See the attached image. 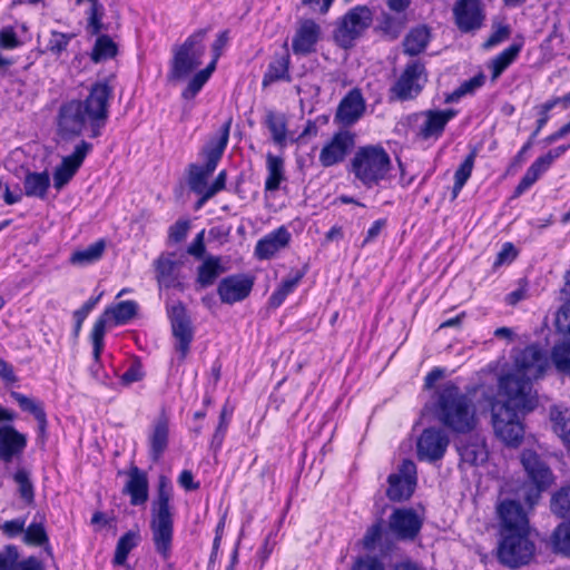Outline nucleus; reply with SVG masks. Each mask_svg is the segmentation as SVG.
<instances>
[{
  "instance_id": "603ef678",
  "label": "nucleus",
  "mask_w": 570,
  "mask_h": 570,
  "mask_svg": "<svg viewBox=\"0 0 570 570\" xmlns=\"http://www.w3.org/2000/svg\"><path fill=\"white\" fill-rule=\"evenodd\" d=\"M552 537L556 551L570 557V522L558 525Z\"/></svg>"
},
{
  "instance_id": "de8ad7c7",
  "label": "nucleus",
  "mask_w": 570,
  "mask_h": 570,
  "mask_svg": "<svg viewBox=\"0 0 570 570\" xmlns=\"http://www.w3.org/2000/svg\"><path fill=\"white\" fill-rule=\"evenodd\" d=\"M79 167L70 163L65 157L61 164L53 171V186L56 189H62L76 175Z\"/></svg>"
},
{
  "instance_id": "f8f14e48",
  "label": "nucleus",
  "mask_w": 570,
  "mask_h": 570,
  "mask_svg": "<svg viewBox=\"0 0 570 570\" xmlns=\"http://www.w3.org/2000/svg\"><path fill=\"white\" fill-rule=\"evenodd\" d=\"M373 19L367 6H356L350 9L340 20L334 31L335 40L348 48L370 27Z\"/></svg>"
},
{
  "instance_id": "412c9836",
  "label": "nucleus",
  "mask_w": 570,
  "mask_h": 570,
  "mask_svg": "<svg viewBox=\"0 0 570 570\" xmlns=\"http://www.w3.org/2000/svg\"><path fill=\"white\" fill-rule=\"evenodd\" d=\"M28 444L27 435L19 432L13 425L0 426V460L9 463L19 458Z\"/></svg>"
},
{
  "instance_id": "864d4df0",
  "label": "nucleus",
  "mask_w": 570,
  "mask_h": 570,
  "mask_svg": "<svg viewBox=\"0 0 570 570\" xmlns=\"http://www.w3.org/2000/svg\"><path fill=\"white\" fill-rule=\"evenodd\" d=\"M73 37V33H63L52 30L47 43V50L55 56H60L67 49Z\"/></svg>"
},
{
  "instance_id": "2eb2a0df",
  "label": "nucleus",
  "mask_w": 570,
  "mask_h": 570,
  "mask_svg": "<svg viewBox=\"0 0 570 570\" xmlns=\"http://www.w3.org/2000/svg\"><path fill=\"white\" fill-rule=\"evenodd\" d=\"M422 525L423 519L412 508H396L389 518V530L400 541H413Z\"/></svg>"
},
{
  "instance_id": "5fc2aeb1",
  "label": "nucleus",
  "mask_w": 570,
  "mask_h": 570,
  "mask_svg": "<svg viewBox=\"0 0 570 570\" xmlns=\"http://www.w3.org/2000/svg\"><path fill=\"white\" fill-rule=\"evenodd\" d=\"M10 396L19 404L22 411L32 414L35 419L45 413V409L41 402H38L16 391H11Z\"/></svg>"
},
{
  "instance_id": "79ce46f5",
  "label": "nucleus",
  "mask_w": 570,
  "mask_h": 570,
  "mask_svg": "<svg viewBox=\"0 0 570 570\" xmlns=\"http://www.w3.org/2000/svg\"><path fill=\"white\" fill-rule=\"evenodd\" d=\"M23 534H24L23 540L27 544L36 546V547H43L45 551L49 556H52V550L49 544V538H48V534H47V531L45 529L42 521H40V522L33 521L32 523H30L27 527V529H24Z\"/></svg>"
},
{
  "instance_id": "e2e57ef3",
  "label": "nucleus",
  "mask_w": 570,
  "mask_h": 570,
  "mask_svg": "<svg viewBox=\"0 0 570 570\" xmlns=\"http://www.w3.org/2000/svg\"><path fill=\"white\" fill-rule=\"evenodd\" d=\"M206 252L205 247V230H200L193 242L187 247V253L191 256H194L197 259H200L204 257V254Z\"/></svg>"
},
{
  "instance_id": "052dcab7",
  "label": "nucleus",
  "mask_w": 570,
  "mask_h": 570,
  "mask_svg": "<svg viewBox=\"0 0 570 570\" xmlns=\"http://www.w3.org/2000/svg\"><path fill=\"white\" fill-rule=\"evenodd\" d=\"M92 145L85 140H81L76 147L71 155L66 156L70 163L80 168L87 155L91 151Z\"/></svg>"
},
{
  "instance_id": "c756f323",
  "label": "nucleus",
  "mask_w": 570,
  "mask_h": 570,
  "mask_svg": "<svg viewBox=\"0 0 570 570\" xmlns=\"http://www.w3.org/2000/svg\"><path fill=\"white\" fill-rule=\"evenodd\" d=\"M430 37V29L426 26L411 29L403 40L404 53L417 56L426 48Z\"/></svg>"
},
{
  "instance_id": "a18cd8bd",
  "label": "nucleus",
  "mask_w": 570,
  "mask_h": 570,
  "mask_svg": "<svg viewBox=\"0 0 570 570\" xmlns=\"http://www.w3.org/2000/svg\"><path fill=\"white\" fill-rule=\"evenodd\" d=\"M216 66L214 63H208L207 67L200 71H198L188 82L187 87L183 91V97L185 99L194 98L203 88V86L207 82L212 73L215 71Z\"/></svg>"
},
{
  "instance_id": "0eeeda50",
  "label": "nucleus",
  "mask_w": 570,
  "mask_h": 570,
  "mask_svg": "<svg viewBox=\"0 0 570 570\" xmlns=\"http://www.w3.org/2000/svg\"><path fill=\"white\" fill-rule=\"evenodd\" d=\"M520 462L527 474L522 498L530 508H533L542 493L551 487L554 476L548 463L533 450L524 449L520 454Z\"/></svg>"
},
{
  "instance_id": "20e7f679",
  "label": "nucleus",
  "mask_w": 570,
  "mask_h": 570,
  "mask_svg": "<svg viewBox=\"0 0 570 570\" xmlns=\"http://www.w3.org/2000/svg\"><path fill=\"white\" fill-rule=\"evenodd\" d=\"M435 416L444 428L458 434L470 433L478 421L472 400L451 382L438 392Z\"/></svg>"
},
{
  "instance_id": "6ab92c4d",
  "label": "nucleus",
  "mask_w": 570,
  "mask_h": 570,
  "mask_svg": "<svg viewBox=\"0 0 570 570\" xmlns=\"http://www.w3.org/2000/svg\"><path fill=\"white\" fill-rule=\"evenodd\" d=\"M254 282L244 274L224 277L218 286L217 294L224 304H234L245 299L252 292Z\"/></svg>"
},
{
  "instance_id": "7ed1b4c3",
  "label": "nucleus",
  "mask_w": 570,
  "mask_h": 570,
  "mask_svg": "<svg viewBox=\"0 0 570 570\" xmlns=\"http://www.w3.org/2000/svg\"><path fill=\"white\" fill-rule=\"evenodd\" d=\"M500 519L499 561L509 568L528 564L534 554V543L530 539L528 517L520 502L504 500L498 507Z\"/></svg>"
},
{
  "instance_id": "9d476101",
  "label": "nucleus",
  "mask_w": 570,
  "mask_h": 570,
  "mask_svg": "<svg viewBox=\"0 0 570 570\" xmlns=\"http://www.w3.org/2000/svg\"><path fill=\"white\" fill-rule=\"evenodd\" d=\"M428 82L425 66L420 60L406 63L400 77L389 89V101H410L417 98Z\"/></svg>"
},
{
  "instance_id": "338daca9",
  "label": "nucleus",
  "mask_w": 570,
  "mask_h": 570,
  "mask_svg": "<svg viewBox=\"0 0 570 570\" xmlns=\"http://www.w3.org/2000/svg\"><path fill=\"white\" fill-rule=\"evenodd\" d=\"M0 46L3 49H13L19 46V40L13 28L7 27L0 31Z\"/></svg>"
},
{
  "instance_id": "6e6d98bb",
  "label": "nucleus",
  "mask_w": 570,
  "mask_h": 570,
  "mask_svg": "<svg viewBox=\"0 0 570 570\" xmlns=\"http://www.w3.org/2000/svg\"><path fill=\"white\" fill-rule=\"evenodd\" d=\"M383 519L380 518L374 524H372L365 532L362 543L364 549L374 550L376 544L382 538L383 532Z\"/></svg>"
},
{
  "instance_id": "aec40b11",
  "label": "nucleus",
  "mask_w": 570,
  "mask_h": 570,
  "mask_svg": "<svg viewBox=\"0 0 570 570\" xmlns=\"http://www.w3.org/2000/svg\"><path fill=\"white\" fill-rule=\"evenodd\" d=\"M365 100L358 88L350 90L338 104L335 121L344 125H354L365 112Z\"/></svg>"
},
{
  "instance_id": "cd10ccee",
  "label": "nucleus",
  "mask_w": 570,
  "mask_h": 570,
  "mask_svg": "<svg viewBox=\"0 0 570 570\" xmlns=\"http://www.w3.org/2000/svg\"><path fill=\"white\" fill-rule=\"evenodd\" d=\"M156 278L160 287H178V264L168 257L160 256L156 263Z\"/></svg>"
},
{
  "instance_id": "393cba45",
  "label": "nucleus",
  "mask_w": 570,
  "mask_h": 570,
  "mask_svg": "<svg viewBox=\"0 0 570 570\" xmlns=\"http://www.w3.org/2000/svg\"><path fill=\"white\" fill-rule=\"evenodd\" d=\"M289 62L288 53L275 55L263 76V88L277 81H291Z\"/></svg>"
},
{
  "instance_id": "49530a36",
  "label": "nucleus",
  "mask_w": 570,
  "mask_h": 570,
  "mask_svg": "<svg viewBox=\"0 0 570 570\" xmlns=\"http://www.w3.org/2000/svg\"><path fill=\"white\" fill-rule=\"evenodd\" d=\"M485 77L483 73H478L476 76L465 80L458 87L452 94L448 95L445 98L446 104L455 102L461 99L463 96L468 94H473L476 89L484 85Z\"/></svg>"
},
{
  "instance_id": "37998d69",
  "label": "nucleus",
  "mask_w": 570,
  "mask_h": 570,
  "mask_svg": "<svg viewBox=\"0 0 570 570\" xmlns=\"http://www.w3.org/2000/svg\"><path fill=\"white\" fill-rule=\"evenodd\" d=\"M475 158H476V150L473 149L470 151V154L464 158L462 164L455 170L454 185L452 188L453 198L458 197L459 193L462 190V188L466 184L468 179L471 177Z\"/></svg>"
},
{
  "instance_id": "4d7b16f0",
  "label": "nucleus",
  "mask_w": 570,
  "mask_h": 570,
  "mask_svg": "<svg viewBox=\"0 0 570 570\" xmlns=\"http://www.w3.org/2000/svg\"><path fill=\"white\" fill-rule=\"evenodd\" d=\"M404 28V22L391 14H382L381 30L392 39H396Z\"/></svg>"
},
{
  "instance_id": "c85d7f7f",
  "label": "nucleus",
  "mask_w": 570,
  "mask_h": 570,
  "mask_svg": "<svg viewBox=\"0 0 570 570\" xmlns=\"http://www.w3.org/2000/svg\"><path fill=\"white\" fill-rule=\"evenodd\" d=\"M140 540L139 530H129L122 534L116 544L112 564L116 567L126 566L129 553L139 544Z\"/></svg>"
},
{
  "instance_id": "39448f33",
  "label": "nucleus",
  "mask_w": 570,
  "mask_h": 570,
  "mask_svg": "<svg viewBox=\"0 0 570 570\" xmlns=\"http://www.w3.org/2000/svg\"><path fill=\"white\" fill-rule=\"evenodd\" d=\"M173 485L168 478L160 475L157 495L150 507V531L156 552L164 559H169L174 538V513L170 501Z\"/></svg>"
},
{
  "instance_id": "4be33fe9",
  "label": "nucleus",
  "mask_w": 570,
  "mask_h": 570,
  "mask_svg": "<svg viewBox=\"0 0 570 570\" xmlns=\"http://www.w3.org/2000/svg\"><path fill=\"white\" fill-rule=\"evenodd\" d=\"M321 38V27L313 19H304L292 40V50L295 55L307 56L315 51Z\"/></svg>"
},
{
  "instance_id": "f3484780",
  "label": "nucleus",
  "mask_w": 570,
  "mask_h": 570,
  "mask_svg": "<svg viewBox=\"0 0 570 570\" xmlns=\"http://www.w3.org/2000/svg\"><path fill=\"white\" fill-rule=\"evenodd\" d=\"M355 134L350 130L335 132L321 149L318 157L321 165L327 168L344 161L355 147Z\"/></svg>"
},
{
  "instance_id": "3c124183",
  "label": "nucleus",
  "mask_w": 570,
  "mask_h": 570,
  "mask_svg": "<svg viewBox=\"0 0 570 570\" xmlns=\"http://www.w3.org/2000/svg\"><path fill=\"white\" fill-rule=\"evenodd\" d=\"M13 480L19 485V494L21 499L27 503L31 504L35 500V491H33V484L30 481L29 473L20 469L18 470L14 475Z\"/></svg>"
},
{
  "instance_id": "680f3d73",
  "label": "nucleus",
  "mask_w": 570,
  "mask_h": 570,
  "mask_svg": "<svg viewBox=\"0 0 570 570\" xmlns=\"http://www.w3.org/2000/svg\"><path fill=\"white\" fill-rule=\"evenodd\" d=\"M26 519L17 518L13 520L6 521L1 527V531L8 538H14L24 531Z\"/></svg>"
},
{
  "instance_id": "c9c22d12",
  "label": "nucleus",
  "mask_w": 570,
  "mask_h": 570,
  "mask_svg": "<svg viewBox=\"0 0 570 570\" xmlns=\"http://www.w3.org/2000/svg\"><path fill=\"white\" fill-rule=\"evenodd\" d=\"M264 125L271 131L273 141L283 146L287 136V121L285 115L274 110H267L264 118Z\"/></svg>"
},
{
  "instance_id": "a19ab883",
  "label": "nucleus",
  "mask_w": 570,
  "mask_h": 570,
  "mask_svg": "<svg viewBox=\"0 0 570 570\" xmlns=\"http://www.w3.org/2000/svg\"><path fill=\"white\" fill-rule=\"evenodd\" d=\"M105 247V240L99 239L85 249L73 252L69 261L71 264L79 266L92 264L101 258Z\"/></svg>"
},
{
  "instance_id": "473e14b6",
  "label": "nucleus",
  "mask_w": 570,
  "mask_h": 570,
  "mask_svg": "<svg viewBox=\"0 0 570 570\" xmlns=\"http://www.w3.org/2000/svg\"><path fill=\"white\" fill-rule=\"evenodd\" d=\"M523 47V41L513 42L491 61L492 80L498 79L503 71L518 58Z\"/></svg>"
},
{
  "instance_id": "423d86ee",
  "label": "nucleus",
  "mask_w": 570,
  "mask_h": 570,
  "mask_svg": "<svg viewBox=\"0 0 570 570\" xmlns=\"http://www.w3.org/2000/svg\"><path fill=\"white\" fill-rule=\"evenodd\" d=\"M350 170L364 187L373 188L387 179L392 170L391 157L380 145L362 146L355 151Z\"/></svg>"
},
{
  "instance_id": "0e129e2a",
  "label": "nucleus",
  "mask_w": 570,
  "mask_h": 570,
  "mask_svg": "<svg viewBox=\"0 0 570 570\" xmlns=\"http://www.w3.org/2000/svg\"><path fill=\"white\" fill-rule=\"evenodd\" d=\"M395 474L400 475L403 480L409 481L413 487L416 485V465L412 460H403L399 468V472Z\"/></svg>"
},
{
  "instance_id": "5701e85b",
  "label": "nucleus",
  "mask_w": 570,
  "mask_h": 570,
  "mask_svg": "<svg viewBox=\"0 0 570 570\" xmlns=\"http://www.w3.org/2000/svg\"><path fill=\"white\" fill-rule=\"evenodd\" d=\"M149 483L146 472L136 465H132L128 472V481L126 482L122 493L130 497V504L138 507L148 501Z\"/></svg>"
},
{
  "instance_id": "1a4fd4ad",
  "label": "nucleus",
  "mask_w": 570,
  "mask_h": 570,
  "mask_svg": "<svg viewBox=\"0 0 570 570\" xmlns=\"http://www.w3.org/2000/svg\"><path fill=\"white\" fill-rule=\"evenodd\" d=\"M208 29H199L191 33L174 53L168 73L169 80H181L202 65L206 47L204 40Z\"/></svg>"
},
{
  "instance_id": "13d9d810",
  "label": "nucleus",
  "mask_w": 570,
  "mask_h": 570,
  "mask_svg": "<svg viewBox=\"0 0 570 570\" xmlns=\"http://www.w3.org/2000/svg\"><path fill=\"white\" fill-rule=\"evenodd\" d=\"M99 299L100 295L97 297H91L80 308L73 312L76 336L79 334L83 321L86 320L88 314L94 309Z\"/></svg>"
},
{
  "instance_id": "ea45409f",
  "label": "nucleus",
  "mask_w": 570,
  "mask_h": 570,
  "mask_svg": "<svg viewBox=\"0 0 570 570\" xmlns=\"http://www.w3.org/2000/svg\"><path fill=\"white\" fill-rule=\"evenodd\" d=\"M389 488L386 497L394 502H401L410 499L413 494L415 487L410 484L409 481L403 480L400 475L390 474L387 478Z\"/></svg>"
},
{
  "instance_id": "7c9ffc66",
  "label": "nucleus",
  "mask_w": 570,
  "mask_h": 570,
  "mask_svg": "<svg viewBox=\"0 0 570 570\" xmlns=\"http://www.w3.org/2000/svg\"><path fill=\"white\" fill-rule=\"evenodd\" d=\"M458 451L462 461L471 465H480L488 460V450L485 443L479 438L460 444L458 446Z\"/></svg>"
},
{
  "instance_id": "f704fd0d",
  "label": "nucleus",
  "mask_w": 570,
  "mask_h": 570,
  "mask_svg": "<svg viewBox=\"0 0 570 570\" xmlns=\"http://www.w3.org/2000/svg\"><path fill=\"white\" fill-rule=\"evenodd\" d=\"M267 178L265 180L266 191H276L281 183L285 180L284 160L279 156L268 154L266 157Z\"/></svg>"
},
{
  "instance_id": "a211bd4d",
  "label": "nucleus",
  "mask_w": 570,
  "mask_h": 570,
  "mask_svg": "<svg viewBox=\"0 0 570 570\" xmlns=\"http://www.w3.org/2000/svg\"><path fill=\"white\" fill-rule=\"evenodd\" d=\"M449 443L450 439L443 430L439 428H428L423 430L417 439V459L428 462L439 461L444 456Z\"/></svg>"
},
{
  "instance_id": "ddd939ff",
  "label": "nucleus",
  "mask_w": 570,
  "mask_h": 570,
  "mask_svg": "<svg viewBox=\"0 0 570 570\" xmlns=\"http://www.w3.org/2000/svg\"><path fill=\"white\" fill-rule=\"evenodd\" d=\"M167 313L170 321L171 333L176 340L175 350L179 354V361L184 362L194 340V327L190 316L181 302H177L168 307Z\"/></svg>"
},
{
  "instance_id": "8fccbe9b",
  "label": "nucleus",
  "mask_w": 570,
  "mask_h": 570,
  "mask_svg": "<svg viewBox=\"0 0 570 570\" xmlns=\"http://www.w3.org/2000/svg\"><path fill=\"white\" fill-rule=\"evenodd\" d=\"M105 14V8L100 2L92 3L88 11V22H87V31L97 36L100 35L104 30H107L105 24L102 23V17Z\"/></svg>"
},
{
  "instance_id": "4468645a",
  "label": "nucleus",
  "mask_w": 570,
  "mask_h": 570,
  "mask_svg": "<svg viewBox=\"0 0 570 570\" xmlns=\"http://www.w3.org/2000/svg\"><path fill=\"white\" fill-rule=\"evenodd\" d=\"M458 115L455 109H428L411 115L417 126L416 136L423 140H438L444 132L446 125Z\"/></svg>"
},
{
  "instance_id": "c03bdc74",
  "label": "nucleus",
  "mask_w": 570,
  "mask_h": 570,
  "mask_svg": "<svg viewBox=\"0 0 570 570\" xmlns=\"http://www.w3.org/2000/svg\"><path fill=\"white\" fill-rule=\"evenodd\" d=\"M551 511L560 517H570V485L562 487L551 497L550 501Z\"/></svg>"
},
{
  "instance_id": "4c0bfd02",
  "label": "nucleus",
  "mask_w": 570,
  "mask_h": 570,
  "mask_svg": "<svg viewBox=\"0 0 570 570\" xmlns=\"http://www.w3.org/2000/svg\"><path fill=\"white\" fill-rule=\"evenodd\" d=\"M97 39L90 52V59L95 63L112 59L118 53V46L107 35H97Z\"/></svg>"
},
{
  "instance_id": "bb28decb",
  "label": "nucleus",
  "mask_w": 570,
  "mask_h": 570,
  "mask_svg": "<svg viewBox=\"0 0 570 570\" xmlns=\"http://www.w3.org/2000/svg\"><path fill=\"white\" fill-rule=\"evenodd\" d=\"M169 428L166 420H159L149 436V455L157 463L168 446Z\"/></svg>"
},
{
  "instance_id": "a878e982",
  "label": "nucleus",
  "mask_w": 570,
  "mask_h": 570,
  "mask_svg": "<svg viewBox=\"0 0 570 570\" xmlns=\"http://www.w3.org/2000/svg\"><path fill=\"white\" fill-rule=\"evenodd\" d=\"M225 272L219 256H207L197 267L196 284L199 288L212 286L218 276Z\"/></svg>"
},
{
  "instance_id": "6e6552de",
  "label": "nucleus",
  "mask_w": 570,
  "mask_h": 570,
  "mask_svg": "<svg viewBox=\"0 0 570 570\" xmlns=\"http://www.w3.org/2000/svg\"><path fill=\"white\" fill-rule=\"evenodd\" d=\"M232 126V118H229L220 129V136L212 139L202 150V156L205 159L204 165L189 164L188 166V186L191 191H200V188L206 185L208 178L215 171L223 154L227 147L229 139V131Z\"/></svg>"
},
{
  "instance_id": "58836bf2",
  "label": "nucleus",
  "mask_w": 570,
  "mask_h": 570,
  "mask_svg": "<svg viewBox=\"0 0 570 570\" xmlns=\"http://www.w3.org/2000/svg\"><path fill=\"white\" fill-rule=\"evenodd\" d=\"M561 295L564 303L557 313L556 325L560 332L570 335V269L564 274Z\"/></svg>"
},
{
  "instance_id": "b1692460",
  "label": "nucleus",
  "mask_w": 570,
  "mask_h": 570,
  "mask_svg": "<svg viewBox=\"0 0 570 570\" xmlns=\"http://www.w3.org/2000/svg\"><path fill=\"white\" fill-rule=\"evenodd\" d=\"M289 240V232L284 226H281L256 243L255 255L258 259H269L277 252L285 248Z\"/></svg>"
},
{
  "instance_id": "2f4dec72",
  "label": "nucleus",
  "mask_w": 570,
  "mask_h": 570,
  "mask_svg": "<svg viewBox=\"0 0 570 570\" xmlns=\"http://www.w3.org/2000/svg\"><path fill=\"white\" fill-rule=\"evenodd\" d=\"M549 415L553 432L564 444H570V410L553 405L550 407Z\"/></svg>"
},
{
  "instance_id": "774afa93",
  "label": "nucleus",
  "mask_w": 570,
  "mask_h": 570,
  "mask_svg": "<svg viewBox=\"0 0 570 570\" xmlns=\"http://www.w3.org/2000/svg\"><path fill=\"white\" fill-rule=\"evenodd\" d=\"M352 570H384V568L376 558L367 557L366 559H360Z\"/></svg>"
},
{
  "instance_id": "72a5a7b5",
  "label": "nucleus",
  "mask_w": 570,
  "mask_h": 570,
  "mask_svg": "<svg viewBox=\"0 0 570 570\" xmlns=\"http://www.w3.org/2000/svg\"><path fill=\"white\" fill-rule=\"evenodd\" d=\"M549 168L550 166L541 156L537 158L520 179L514 189L513 196L519 197L530 189Z\"/></svg>"
},
{
  "instance_id": "69168bd1",
  "label": "nucleus",
  "mask_w": 570,
  "mask_h": 570,
  "mask_svg": "<svg viewBox=\"0 0 570 570\" xmlns=\"http://www.w3.org/2000/svg\"><path fill=\"white\" fill-rule=\"evenodd\" d=\"M228 40H229V31L228 30H224L217 36L216 40L212 45L213 59L209 63H214V66L217 65V61H218L219 57L222 56L223 50L226 47Z\"/></svg>"
},
{
  "instance_id": "e433bc0d",
  "label": "nucleus",
  "mask_w": 570,
  "mask_h": 570,
  "mask_svg": "<svg viewBox=\"0 0 570 570\" xmlns=\"http://www.w3.org/2000/svg\"><path fill=\"white\" fill-rule=\"evenodd\" d=\"M24 194L29 197L43 198L50 186V177L47 171L28 173L23 180Z\"/></svg>"
},
{
  "instance_id": "f257e3e1",
  "label": "nucleus",
  "mask_w": 570,
  "mask_h": 570,
  "mask_svg": "<svg viewBox=\"0 0 570 570\" xmlns=\"http://www.w3.org/2000/svg\"><path fill=\"white\" fill-rule=\"evenodd\" d=\"M547 367L546 353L537 345H529L514 356V372L500 379L499 387L507 400L492 404V424L497 436L509 446H518L523 440L520 414L537 407L532 381L541 377Z\"/></svg>"
},
{
  "instance_id": "f03ea898",
  "label": "nucleus",
  "mask_w": 570,
  "mask_h": 570,
  "mask_svg": "<svg viewBox=\"0 0 570 570\" xmlns=\"http://www.w3.org/2000/svg\"><path fill=\"white\" fill-rule=\"evenodd\" d=\"M112 88L106 81L95 82L85 100L63 102L58 110L57 131L65 139L79 137L87 128L90 138L101 135L109 117Z\"/></svg>"
},
{
  "instance_id": "dca6fc26",
  "label": "nucleus",
  "mask_w": 570,
  "mask_h": 570,
  "mask_svg": "<svg viewBox=\"0 0 570 570\" xmlns=\"http://www.w3.org/2000/svg\"><path fill=\"white\" fill-rule=\"evenodd\" d=\"M452 12L454 23L462 33L475 32L484 24L485 13L481 0H456Z\"/></svg>"
},
{
  "instance_id": "09e8293b",
  "label": "nucleus",
  "mask_w": 570,
  "mask_h": 570,
  "mask_svg": "<svg viewBox=\"0 0 570 570\" xmlns=\"http://www.w3.org/2000/svg\"><path fill=\"white\" fill-rule=\"evenodd\" d=\"M552 362L556 368L563 374L570 375V343L558 344L552 350Z\"/></svg>"
},
{
  "instance_id": "bf43d9fd",
  "label": "nucleus",
  "mask_w": 570,
  "mask_h": 570,
  "mask_svg": "<svg viewBox=\"0 0 570 570\" xmlns=\"http://www.w3.org/2000/svg\"><path fill=\"white\" fill-rule=\"evenodd\" d=\"M190 228V223L188 219H179L174 225L169 227L168 230V237L169 240L173 243H180L183 242Z\"/></svg>"
},
{
  "instance_id": "9b49d317",
  "label": "nucleus",
  "mask_w": 570,
  "mask_h": 570,
  "mask_svg": "<svg viewBox=\"0 0 570 570\" xmlns=\"http://www.w3.org/2000/svg\"><path fill=\"white\" fill-rule=\"evenodd\" d=\"M138 304L135 301H122L105 309L104 314L95 322L91 331L92 355L98 365L104 350L106 324L112 318L116 324H126L137 314Z\"/></svg>"
}]
</instances>
